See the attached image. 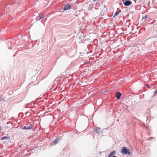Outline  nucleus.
<instances>
[{
	"label": "nucleus",
	"instance_id": "nucleus-15",
	"mask_svg": "<svg viewBox=\"0 0 157 157\" xmlns=\"http://www.w3.org/2000/svg\"><path fill=\"white\" fill-rule=\"evenodd\" d=\"M146 85V86H147V87L148 88V87H148V84H147Z\"/></svg>",
	"mask_w": 157,
	"mask_h": 157
},
{
	"label": "nucleus",
	"instance_id": "nucleus-10",
	"mask_svg": "<svg viewBox=\"0 0 157 157\" xmlns=\"http://www.w3.org/2000/svg\"><path fill=\"white\" fill-rule=\"evenodd\" d=\"M40 16V18L39 20H40L42 18H43L44 17V15H42L41 16Z\"/></svg>",
	"mask_w": 157,
	"mask_h": 157
},
{
	"label": "nucleus",
	"instance_id": "nucleus-11",
	"mask_svg": "<svg viewBox=\"0 0 157 157\" xmlns=\"http://www.w3.org/2000/svg\"><path fill=\"white\" fill-rule=\"evenodd\" d=\"M8 138V137H7L5 136H4V137H3L1 139V140H4V139H7Z\"/></svg>",
	"mask_w": 157,
	"mask_h": 157
},
{
	"label": "nucleus",
	"instance_id": "nucleus-20",
	"mask_svg": "<svg viewBox=\"0 0 157 157\" xmlns=\"http://www.w3.org/2000/svg\"><path fill=\"white\" fill-rule=\"evenodd\" d=\"M154 92H155V93H156V91H155Z\"/></svg>",
	"mask_w": 157,
	"mask_h": 157
},
{
	"label": "nucleus",
	"instance_id": "nucleus-8",
	"mask_svg": "<svg viewBox=\"0 0 157 157\" xmlns=\"http://www.w3.org/2000/svg\"><path fill=\"white\" fill-rule=\"evenodd\" d=\"M116 153V151H113L112 152H111L110 153L109 155H110V156H111L112 155H115V154Z\"/></svg>",
	"mask_w": 157,
	"mask_h": 157
},
{
	"label": "nucleus",
	"instance_id": "nucleus-19",
	"mask_svg": "<svg viewBox=\"0 0 157 157\" xmlns=\"http://www.w3.org/2000/svg\"><path fill=\"white\" fill-rule=\"evenodd\" d=\"M1 100H2V99L1 98H0V101H1Z\"/></svg>",
	"mask_w": 157,
	"mask_h": 157
},
{
	"label": "nucleus",
	"instance_id": "nucleus-2",
	"mask_svg": "<svg viewBox=\"0 0 157 157\" xmlns=\"http://www.w3.org/2000/svg\"><path fill=\"white\" fill-rule=\"evenodd\" d=\"M33 125L32 124L26 125L24 126L23 129H30L32 128Z\"/></svg>",
	"mask_w": 157,
	"mask_h": 157
},
{
	"label": "nucleus",
	"instance_id": "nucleus-6",
	"mask_svg": "<svg viewBox=\"0 0 157 157\" xmlns=\"http://www.w3.org/2000/svg\"><path fill=\"white\" fill-rule=\"evenodd\" d=\"M121 95V94L119 92L116 93V97L117 99H119L120 98Z\"/></svg>",
	"mask_w": 157,
	"mask_h": 157
},
{
	"label": "nucleus",
	"instance_id": "nucleus-9",
	"mask_svg": "<svg viewBox=\"0 0 157 157\" xmlns=\"http://www.w3.org/2000/svg\"><path fill=\"white\" fill-rule=\"evenodd\" d=\"M119 13V12H118V11H117V12H116L114 14V17H115L116 16H117V15H118Z\"/></svg>",
	"mask_w": 157,
	"mask_h": 157
},
{
	"label": "nucleus",
	"instance_id": "nucleus-4",
	"mask_svg": "<svg viewBox=\"0 0 157 157\" xmlns=\"http://www.w3.org/2000/svg\"><path fill=\"white\" fill-rule=\"evenodd\" d=\"M71 8V6L69 4H67L63 8V9L65 10H70Z\"/></svg>",
	"mask_w": 157,
	"mask_h": 157
},
{
	"label": "nucleus",
	"instance_id": "nucleus-17",
	"mask_svg": "<svg viewBox=\"0 0 157 157\" xmlns=\"http://www.w3.org/2000/svg\"><path fill=\"white\" fill-rule=\"evenodd\" d=\"M111 156H110L109 155V156H108V157H110Z\"/></svg>",
	"mask_w": 157,
	"mask_h": 157
},
{
	"label": "nucleus",
	"instance_id": "nucleus-16",
	"mask_svg": "<svg viewBox=\"0 0 157 157\" xmlns=\"http://www.w3.org/2000/svg\"><path fill=\"white\" fill-rule=\"evenodd\" d=\"M96 0H93V2H96Z\"/></svg>",
	"mask_w": 157,
	"mask_h": 157
},
{
	"label": "nucleus",
	"instance_id": "nucleus-12",
	"mask_svg": "<svg viewBox=\"0 0 157 157\" xmlns=\"http://www.w3.org/2000/svg\"><path fill=\"white\" fill-rule=\"evenodd\" d=\"M6 12L7 13H9V10H8V9L7 8H6Z\"/></svg>",
	"mask_w": 157,
	"mask_h": 157
},
{
	"label": "nucleus",
	"instance_id": "nucleus-3",
	"mask_svg": "<svg viewBox=\"0 0 157 157\" xmlns=\"http://www.w3.org/2000/svg\"><path fill=\"white\" fill-rule=\"evenodd\" d=\"M132 3L131 1L129 0H127L124 3V5L126 6H129Z\"/></svg>",
	"mask_w": 157,
	"mask_h": 157
},
{
	"label": "nucleus",
	"instance_id": "nucleus-7",
	"mask_svg": "<svg viewBox=\"0 0 157 157\" xmlns=\"http://www.w3.org/2000/svg\"><path fill=\"white\" fill-rule=\"evenodd\" d=\"M59 140H60V138L59 137L57 138L55 140V141L54 142V144H57L58 143V142L59 141Z\"/></svg>",
	"mask_w": 157,
	"mask_h": 157
},
{
	"label": "nucleus",
	"instance_id": "nucleus-1",
	"mask_svg": "<svg viewBox=\"0 0 157 157\" xmlns=\"http://www.w3.org/2000/svg\"><path fill=\"white\" fill-rule=\"evenodd\" d=\"M121 153L124 154L125 155L128 154L129 155L130 154V152L128 148H127L126 147H123L121 150Z\"/></svg>",
	"mask_w": 157,
	"mask_h": 157
},
{
	"label": "nucleus",
	"instance_id": "nucleus-18",
	"mask_svg": "<svg viewBox=\"0 0 157 157\" xmlns=\"http://www.w3.org/2000/svg\"><path fill=\"white\" fill-rule=\"evenodd\" d=\"M112 157H116L115 156H112Z\"/></svg>",
	"mask_w": 157,
	"mask_h": 157
},
{
	"label": "nucleus",
	"instance_id": "nucleus-5",
	"mask_svg": "<svg viewBox=\"0 0 157 157\" xmlns=\"http://www.w3.org/2000/svg\"><path fill=\"white\" fill-rule=\"evenodd\" d=\"M94 132H95L96 133L98 134L101 132L100 128L97 127L96 129H94Z\"/></svg>",
	"mask_w": 157,
	"mask_h": 157
},
{
	"label": "nucleus",
	"instance_id": "nucleus-14",
	"mask_svg": "<svg viewBox=\"0 0 157 157\" xmlns=\"http://www.w3.org/2000/svg\"><path fill=\"white\" fill-rule=\"evenodd\" d=\"M2 127L1 126H0V131L2 130Z\"/></svg>",
	"mask_w": 157,
	"mask_h": 157
},
{
	"label": "nucleus",
	"instance_id": "nucleus-13",
	"mask_svg": "<svg viewBox=\"0 0 157 157\" xmlns=\"http://www.w3.org/2000/svg\"><path fill=\"white\" fill-rule=\"evenodd\" d=\"M147 17V15H146L144 17H143L142 19H145Z\"/></svg>",
	"mask_w": 157,
	"mask_h": 157
}]
</instances>
